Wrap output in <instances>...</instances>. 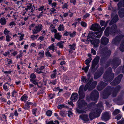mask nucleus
I'll return each instance as SVG.
<instances>
[{
  "mask_svg": "<svg viewBox=\"0 0 124 124\" xmlns=\"http://www.w3.org/2000/svg\"><path fill=\"white\" fill-rule=\"evenodd\" d=\"M112 70L111 67H109L106 70L103 76L105 82H111L114 78V74L112 72Z\"/></svg>",
  "mask_w": 124,
  "mask_h": 124,
  "instance_id": "obj_1",
  "label": "nucleus"
},
{
  "mask_svg": "<svg viewBox=\"0 0 124 124\" xmlns=\"http://www.w3.org/2000/svg\"><path fill=\"white\" fill-rule=\"evenodd\" d=\"M78 108L76 109V111L79 113H83L85 111L79 109L78 108L81 109H85L87 107V104L83 100L79 99L77 102Z\"/></svg>",
  "mask_w": 124,
  "mask_h": 124,
  "instance_id": "obj_2",
  "label": "nucleus"
},
{
  "mask_svg": "<svg viewBox=\"0 0 124 124\" xmlns=\"http://www.w3.org/2000/svg\"><path fill=\"white\" fill-rule=\"evenodd\" d=\"M121 62V61L116 58H113L112 60L109 59L105 65V68H107L111 64L113 68L115 69L120 65Z\"/></svg>",
  "mask_w": 124,
  "mask_h": 124,
  "instance_id": "obj_3",
  "label": "nucleus"
},
{
  "mask_svg": "<svg viewBox=\"0 0 124 124\" xmlns=\"http://www.w3.org/2000/svg\"><path fill=\"white\" fill-rule=\"evenodd\" d=\"M102 54L101 60H104L109 57L111 54V51L107 47H105L102 48Z\"/></svg>",
  "mask_w": 124,
  "mask_h": 124,
  "instance_id": "obj_4",
  "label": "nucleus"
},
{
  "mask_svg": "<svg viewBox=\"0 0 124 124\" xmlns=\"http://www.w3.org/2000/svg\"><path fill=\"white\" fill-rule=\"evenodd\" d=\"M102 34L101 32L99 31L98 32H94L92 31L89 32L88 36H87V40L89 41V39H93L96 38H100Z\"/></svg>",
  "mask_w": 124,
  "mask_h": 124,
  "instance_id": "obj_5",
  "label": "nucleus"
},
{
  "mask_svg": "<svg viewBox=\"0 0 124 124\" xmlns=\"http://www.w3.org/2000/svg\"><path fill=\"white\" fill-rule=\"evenodd\" d=\"M121 31L117 27L116 24L112 25L109 28V34L112 35H115L116 34L120 33Z\"/></svg>",
  "mask_w": 124,
  "mask_h": 124,
  "instance_id": "obj_6",
  "label": "nucleus"
},
{
  "mask_svg": "<svg viewBox=\"0 0 124 124\" xmlns=\"http://www.w3.org/2000/svg\"><path fill=\"white\" fill-rule=\"evenodd\" d=\"M113 88L109 86H107L105 88L104 90L103 94V99L107 98L111 94Z\"/></svg>",
  "mask_w": 124,
  "mask_h": 124,
  "instance_id": "obj_7",
  "label": "nucleus"
},
{
  "mask_svg": "<svg viewBox=\"0 0 124 124\" xmlns=\"http://www.w3.org/2000/svg\"><path fill=\"white\" fill-rule=\"evenodd\" d=\"M99 96V92L96 90H94L91 93L90 98L92 100L96 101L98 98Z\"/></svg>",
  "mask_w": 124,
  "mask_h": 124,
  "instance_id": "obj_8",
  "label": "nucleus"
},
{
  "mask_svg": "<svg viewBox=\"0 0 124 124\" xmlns=\"http://www.w3.org/2000/svg\"><path fill=\"white\" fill-rule=\"evenodd\" d=\"M123 76V75L122 74H120L117 77L115 78L112 82L110 83V84L113 86L117 85L120 82Z\"/></svg>",
  "mask_w": 124,
  "mask_h": 124,
  "instance_id": "obj_9",
  "label": "nucleus"
},
{
  "mask_svg": "<svg viewBox=\"0 0 124 124\" xmlns=\"http://www.w3.org/2000/svg\"><path fill=\"white\" fill-rule=\"evenodd\" d=\"M124 37V35L123 34H120L117 36L113 39L112 43L115 45H117L118 43L120 42L122 39Z\"/></svg>",
  "mask_w": 124,
  "mask_h": 124,
  "instance_id": "obj_10",
  "label": "nucleus"
},
{
  "mask_svg": "<svg viewBox=\"0 0 124 124\" xmlns=\"http://www.w3.org/2000/svg\"><path fill=\"white\" fill-rule=\"evenodd\" d=\"M108 84L103 81H101L97 86V89L98 91H100L105 87Z\"/></svg>",
  "mask_w": 124,
  "mask_h": 124,
  "instance_id": "obj_11",
  "label": "nucleus"
},
{
  "mask_svg": "<svg viewBox=\"0 0 124 124\" xmlns=\"http://www.w3.org/2000/svg\"><path fill=\"white\" fill-rule=\"evenodd\" d=\"M89 40V41H90L91 44L94 45V46L95 47H97L98 46V44L100 43V40L97 39H91L90 38Z\"/></svg>",
  "mask_w": 124,
  "mask_h": 124,
  "instance_id": "obj_12",
  "label": "nucleus"
},
{
  "mask_svg": "<svg viewBox=\"0 0 124 124\" xmlns=\"http://www.w3.org/2000/svg\"><path fill=\"white\" fill-rule=\"evenodd\" d=\"M83 86H81L79 89L78 93L80 96L79 99H83L85 97V94L83 91Z\"/></svg>",
  "mask_w": 124,
  "mask_h": 124,
  "instance_id": "obj_13",
  "label": "nucleus"
},
{
  "mask_svg": "<svg viewBox=\"0 0 124 124\" xmlns=\"http://www.w3.org/2000/svg\"><path fill=\"white\" fill-rule=\"evenodd\" d=\"M103 69L102 68L100 69V70L96 72L94 76V78L95 79H97L100 77L103 73Z\"/></svg>",
  "mask_w": 124,
  "mask_h": 124,
  "instance_id": "obj_14",
  "label": "nucleus"
},
{
  "mask_svg": "<svg viewBox=\"0 0 124 124\" xmlns=\"http://www.w3.org/2000/svg\"><path fill=\"white\" fill-rule=\"evenodd\" d=\"M101 27L99 25L97 24H93L91 28V29L94 31H98L101 29Z\"/></svg>",
  "mask_w": 124,
  "mask_h": 124,
  "instance_id": "obj_15",
  "label": "nucleus"
},
{
  "mask_svg": "<svg viewBox=\"0 0 124 124\" xmlns=\"http://www.w3.org/2000/svg\"><path fill=\"white\" fill-rule=\"evenodd\" d=\"M110 118L109 114L108 112H106L102 114V116L101 117V119L105 121L108 120Z\"/></svg>",
  "mask_w": 124,
  "mask_h": 124,
  "instance_id": "obj_16",
  "label": "nucleus"
},
{
  "mask_svg": "<svg viewBox=\"0 0 124 124\" xmlns=\"http://www.w3.org/2000/svg\"><path fill=\"white\" fill-rule=\"evenodd\" d=\"M109 40L107 38L104 37H102L101 39V43L102 44L104 45H107L109 42Z\"/></svg>",
  "mask_w": 124,
  "mask_h": 124,
  "instance_id": "obj_17",
  "label": "nucleus"
},
{
  "mask_svg": "<svg viewBox=\"0 0 124 124\" xmlns=\"http://www.w3.org/2000/svg\"><path fill=\"white\" fill-rule=\"evenodd\" d=\"M41 25H39L35 26L34 29L32 30L33 34L37 33L39 32L41 29Z\"/></svg>",
  "mask_w": 124,
  "mask_h": 124,
  "instance_id": "obj_18",
  "label": "nucleus"
},
{
  "mask_svg": "<svg viewBox=\"0 0 124 124\" xmlns=\"http://www.w3.org/2000/svg\"><path fill=\"white\" fill-rule=\"evenodd\" d=\"M118 16L117 15H116L111 20L109 23V25H111L113 24L116 22L118 20Z\"/></svg>",
  "mask_w": 124,
  "mask_h": 124,
  "instance_id": "obj_19",
  "label": "nucleus"
},
{
  "mask_svg": "<svg viewBox=\"0 0 124 124\" xmlns=\"http://www.w3.org/2000/svg\"><path fill=\"white\" fill-rule=\"evenodd\" d=\"M78 95L76 93H74L72 94L70 98V99L73 101H76L78 98Z\"/></svg>",
  "mask_w": 124,
  "mask_h": 124,
  "instance_id": "obj_20",
  "label": "nucleus"
},
{
  "mask_svg": "<svg viewBox=\"0 0 124 124\" xmlns=\"http://www.w3.org/2000/svg\"><path fill=\"white\" fill-rule=\"evenodd\" d=\"M97 83L96 81H95L92 82L88 88V89L90 91L94 88L96 86Z\"/></svg>",
  "mask_w": 124,
  "mask_h": 124,
  "instance_id": "obj_21",
  "label": "nucleus"
},
{
  "mask_svg": "<svg viewBox=\"0 0 124 124\" xmlns=\"http://www.w3.org/2000/svg\"><path fill=\"white\" fill-rule=\"evenodd\" d=\"M79 117L82 119L84 121H88L89 120L88 116L87 115H81Z\"/></svg>",
  "mask_w": 124,
  "mask_h": 124,
  "instance_id": "obj_22",
  "label": "nucleus"
},
{
  "mask_svg": "<svg viewBox=\"0 0 124 124\" xmlns=\"http://www.w3.org/2000/svg\"><path fill=\"white\" fill-rule=\"evenodd\" d=\"M89 117L90 119L92 120L95 117H98L96 115L95 112L94 111L90 114Z\"/></svg>",
  "mask_w": 124,
  "mask_h": 124,
  "instance_id": "obj_23",
  "label": "nucleus"
},
{
  "mask_svg": "<svg viewBox=\"0 0 124 124\" xmlns=\"http://www.w3.org/2000/svg\"><path fill=\"white\" fill-rule=\"evenodd\" d=\"M32 103L31 102H29L26 101L25 104V105L24 106V108L25 109H28V108H29L30 107V105L32 104Z\"/></svg>",
  "mask_w": 124,
  "mask_h": 124,
  "instance_id": "obj_24",
  "label": "nucleus"
},
{
  "mask_svg": "<svg viewBox=\"0 0 124 124\" xmlns=\"http://www.w3.org/2000/svg\"><path fill=\"white\" fill-rule=\"evenodd\" d=\"M101 110L100 109L96 108L93 111L94 112H95L96 115L98 117L100 116V114L101 112Z\"/></svg>",
  "mask_w": 124,
  "mask_h": 124,
  "instance_id": "obj_25",
  "label": "nucleus"
},
{
  "mask_svg": "<svg viewBox=\"0 0 124 124\" xmlns=\"http://www.w3.org/2000/svg\"><path fill=\"white\" fill-rule=\"evenodd\" d=\"M54 36L55 38L58 40H60L61 37L62 36L60 35V33H55Z\"/></svg>",
  "mask_w": 124,
  "mask_h": 124,
  "instance_id": "obj_26",
  "label": "nucleus"
},
{
  "mask_svg": "<svg viewBox=\"0 0 124 124\" xmlns=\"http://www.w3.org/2000/svg\"><path fill=\"white\" fill-rule=\"evenodd\" d=\"M0 23L2 25H5L6 23L5 18L4 17L1 18L0 20Z\"/></svg>",
  "mask_w": 124,
  "mask_h": 124,
  "instance_id": "obj_27",
  "label": "nucleus"
},
{
  "mask_svg": "<svg viewBox=\"0 0 124 124\" xmlns=\"http://www.w3.org/2000/svg\"><path fill=\"white\" fill-rule=\"evenodd\" d=\"M64 42L61 41L58 42L57 44V46H58L59 47L61 48H63V44H64Z\"/></svg>",
  "mask_w": 124,
  "mask_h": 124,
  "instance_id": "obj_28",
  "label": "nucleus"
},
{
  "mask_svg": "<svg viewBox=\"0 0 124 124\" xmlns=\"http://www.w3.org/2000/svg\"><path fill=\"white\" fill-rule=\"evenodd\" d=\"M97 64L96 63H95L93 62H92V63L91 68V71L92 72H94L95 71V70H94L93 69L96 66Z\"/></svg>",
  "mask_w": 124,
  "mask_h": 124,
  "instance_id": "obj_29",
  "label": "nucleus"
},
{
  "mask_svg": "<svg viewBox=\"0 0 124 124\" xmlns=\"http://www.w3.org/2000/svg\"><path fill=\"white\" fill-rule=\"evenodd\" d=\"M117 93L118 92L116 91L114 89V88H113V90L111 92L112 96L113 97H115L116 96Z\"/></svg>",
  "mask_w": 124,
  "mask_h": 124,
  "instance_id": "obj_30",
  "label": "nucleus"
},
{
  "mask_svg": "<svg viewBox=\"0 0 124 124\" xmlns=\"http://www.w3.org/2000/svg\"><path fill=\"white\" fill-rule=\"evenodd\" d=\"M109 27H107L106 29L104 32L105 36L107 37L109 35Z\"/></svg>",
  "mask_w": 124,
  "mask_h": 124,
  "instance_id": "obj_31",
  "label": "nucleus"
},
{
  "mask_svg": "<svg viewBox=\"0 0 124 124\" xmlns=\"http://www.w3.org/2000/svg\"><path fill=\"white\" fill-rule=\"evenodd\" d=\"M117 5L118 7H124V0L123 1H120L118 3Z\"/></svg>",
  "mask_w": 124,
  "mask_h": 124,
  "instance_id": "obj_32",
  "label": "nucleus"
},
{
  "mask_svg": "<svg viewBox=\"0 0 124 124\" xmlns=\"http://www.w3.org/2000/svg\"><path fill=\"white\" fill-rule=\"evenodd\" d=\"M91 80H90L88 82V83L85 86L84 88V90L85 91H86L87 90L88 88L89 87V85L91 84Z\"/></svg>",
  "mask_w": 124,
  "mask_h": 124,
  "instance_id": "obj_33",
  "label": "nucleus"
},
{
  "mask_svg": "<svg viewBox=\"0 0 124 124\" xmlns=\"http://www.w3.org/2000/svg\"><path fill=\"white\" fill-rule=\"evenodd\" d=\"M92 59L91 57H89V58L87 59L85 61V63L87 65H89V63L91 61Z\"/></svg>",
  "mask_w": 124,
  "mask_h": 124,
  "instance_id": "obj_34",
  "label": "nucleus"
},
{
  "mask_svg": "<svg viewBox=\"0 0 124 124\" xmlns=\"http://www.w3.org/2000/svg\"><path fill=\"white\" fill-rule=\"evenodd\" d=\"M100 59V57L99 56H96L94 58V60L93 61V62L98 64L99 62Z\"/></svg>",
  "mask_w": 124,
  "mask_h": 124,
  "instance_id": "obj_35",
  "label": "nucleus"
},
{
  "mask_svg": "<svg viewBox=\"0 0 124 124\" xmlns=\"http://www.w3.org/2000/svg\"><path fill=\"white\" fill-rule=\"evenodd\" d=\"M58 29L59 31L62 30L63 31L64 30V26L63 24H60L59 26V27L58 28Z\"/></svg>",
  "mask_w": 124,
  "mask_h": 124,
  "instance_id": "obj_36",
  "label": "nucleus"
},
{
  "mask_svg": "<svg viewBox=\"0 0 124 124\" xmlns=\"http://www.w3.org/2000/svg\"><path fill=\"white\" fill-rule=\"evenodd\" d=\"M58 108L59 109H61L63 108H68V107L67 106H65L64 105L61 104L60 105L58 106Z\"/></svg>",
  "mask_w": 124,
  "mask_h": 124,
  "instance_id": "obj_37",
  "label": "nucleus"
},
{
  "mask_svg": "<svg viewBox=\"0 0 124 124\" xmlns=\"http://www.w3.org/2000/svg\"><path fill=\"white\" fill-rule=\"evenodd\" d=\"M121 87V86L118 85L116 86L115 88H114V89L118 93V92L120 90Z\"/></svg>",
  "mask_w": 124,
  "mask_h": 124,
  "instance_id": "obj_38",
  "label": "nucleus"
},
{
  "mask_svg": "<svg viewBox=\"0 0 124 124\" xmlns=\"http://www.w3.org/2000/svg\"><path fill=\"white\" fill-rule=\"evenodd\" d=\"M108 22L107 21L106 23H105V21L102 20H101L100 21V24L101 26H103L104 25H105V26L106 27V26L107 24L108 23Z\"/></svg>",
  "mask_w": 124,
  "mask_h": 124,
  "instance_id": "obj_39",
  "label": "nucleus"
},
{
  "mask_svg": "<svg viewBox=\"0 0 124 124\" xmlns=\"http://www.w3.org/2000/svg\"><path fill=\"white\" fill-rule=\"evenodd\" d=\"M119 49L122 52L124 51V45L121 43L119 47Z\"/></svg>",
  "mask_w": 124,
  "mask_h": 124,
  "instance_id": "obj_40",
  "label": "nucleus"
},
{
  "mask_svg": "<svg viewBox=\"0 0 124 124\" xmlns=\"http://www.w3.org/2000/svg\"><path fill=\"white\" fill-rule=\"evenodd\" d=\"M90 65H87L86 67L82 68V69L84 70L85 72H87L88 70Z\"/></svg>",
  "mask_w": 124,
  "mask_h": 124,
  "instance_id": "obj_41",
  "label": "nucleus"
},
{
  "mask_svg": "<svg viewBox=\"0 0 124 124\" xmlns=\"http://www.w3.org/2000/svg\"><path fill=\"white\" fill-rule=\"evenodd\" d=\"M60 114L62 117L65 116L66 115L65 112L64 111H61L60 112Z\"/></svg>",
  "mask_w": 124,
  "mask_h": 124,
  "instance_id": "obj_42",
  "label": "nucleus"
},
{
  "mask_svg": "<svg viewBox=\"0 0 124 124\" xmlns=\"http://www.w3.org/2000/svg\"><path fill=\"white\" fill-rule=\"evenodd\" d=\"M119 15L120 17H124V12H121V11H119L118 12Z\"/></svg>",
  "mask_w": 124,
  "mask_h": 124,
  "instance_id": "obj_43",
  "label": "nucleus"
},
{
  "mask_svg": "<svg viewBox=\"0 0 124 124\" xmlns=\"http://www.w3.org/2000/svg\"><path fill=\"white\" fill-rule=\"evenodd\" d=\"M75 45L74 44H73L72 45H70L69 46H70V48L72 50H75Z\"/></svg>",
  "mask_w": 124,
  "mask_h": 124,
  "instance_id": "obj_44",
  "label": "nucleus"
},
{
  "mask_svg": "<svg viewBox=\"0 0 124 124\" xmlns=\"http://www.w3.org/2000/svg\"><path fill=\"white\" fill-rule=\"evenodd\" d=\"M30 81L32 82V83L35 85H37L38 84V83L37 82V80L36 79L32 80V79H30Z\"/></svg>",
  "mask_w": 124,
  "mask_h": 124,
  "instance_id": "obj_45",
  "label": "nucleus"
},
{
  "mask_svg": "<svg viewBox=\"0 0 124 124\" xmlns=\"http://www.w3.org/2000/svg\"><path fill=\"white\" fill-rule=\"evenodd\" d=\"M10 31L8 30H7V29L6 28L4 32V33L6 35H8Z\"/></svg>",
  "mask_w": 124,
  "mask_h": 124,
  "instance_id": "obj_46",
  "label": "nucleus"
},
{
  "mask_svg": "<svg viewBox=\"0 0 124 124\" xmlns=\"http://www.w3.org/2000/svg\"><path fill=\"white\" fill-rule=\"evenodd\" d=\"M52 113V112L50 110L47 111L46 113L47 116H51Z\"/></svg>",
  "mask_w": 124,
  "mask_h": 124,
  "instance_id": "obj_47",
  "label": "nucleus"
},
{
  "mask_svg": "<svg viewBox=\"0 0 124 124\" xmlns=\"http://www.w3.org/2000/svg\"><path fill=\"white\" fill-rule=\"evenodd\" d=\"M30 77L31 78V79H32V80L35 79V78L36 77V76L34 74L32 73Z\"/></svg>",
  "mask_w": 124,
  "mask_h": 124,
  "instance_id": "obj_48",
  "label": "nucleus"
},
{
  "mask_svg": "<svg viewBox=\"0 0 124 124\" xmlns=\"http://www.w3.org/2000/svg\"><path fill=\"white\" fill-rule=\"evenodd\" d=\"M120 112L119 110L116 109L113 112V114L114 115H116Z\"/></svg>",
  "mask_w": 124,
  "mask_h": 124,
  "instance_id": "obj_49",
  "label": "nucleus"
},
{
  "mask_svg": "<svg viewBox=\"0 0 124 124\" xmlns=\"http://www.w3.org/2000/svg\"><path fill=\"white\" fill-rule=\"evenodd\" d=\"M97 107L100 108L103 107L102 103L101 101L100 102H99L97 104Z\"/></svg>",
  "mask_w": 124,
  "mask_h": 124,
  "instance_id": "obj_50",
  "label": "nucleus"
},
{
  "mask_svg": "<svg viewBox=\"0 0 124 124\" xmlns=\"http://www.w3.org/2000/svg\"><path fill=\"white\" fill-rule=\"evenodd\" d=\"M118 124H124V120L122 118L121 120H120L117 122Z\"/></svg>",
  "mask_w": 124,
  "mask_h": 124,
  "instance_id": "obj_51",
  "label": "nucleus"
},
{
  "mask_svg": "<svg viewBox=\"0 0 124 124\" xmlns=\"http://www.w3.org/2000/svg\"><path fill=\"white\" fill-rule=\"evenodd\" d=\"M122 96L121 95L119 96L117 98V101H122Z\"/></svg>",
  "mask_w": 124,
  "mask_h": 124,
  "instance_id": "obj_52",
  "label": "nucleus"
},
{
  "mask_svg": "<svg viewBox=\"0 0 124 124\" xmlns=\"http://www.w3.org/2000/svg\"><path fill=\"white\" fill-rule=\"evenodd\" d=\"M32 6V4L30 3L27 6V9H26V10H27L28 9H30L31 8Z\"/></svg>",
  "mask_w": 124,
  "mask_h": 124,
  "instance_id": "obj_53",
  "label": "nucleus"
},
{
  "mask_svg": "<svg viewBox=\"0 0 124 124\" xmlns=\"http://www.w3.org/2000/svg\"><path fill=\"white\" fill-rule=\"evenodd\" d=\"M39 54L40 55V56L41 57H43L44 55V51H42L40 52H39Z\"/></svg>",
  "mask_w": 124,
  "mask_h": 124,
  "instance_id": "obj_54",
  "label": "nucleus"
},
{
  "mask_svg": "<svg viewBox=\"0 0 124 124\" xmlns=\"http://www.w3.org/2000/svg\"><path fill=\"white\" fill-rule=\"evenodd\" d=\"M87 80L86 78L84 77H82L81 78V81L82 82H85Z\"/></svg>",
  "mask_w": 124,
  "mask_h": 124,
  "instance_id": "obj_55",
  "label": "nucleus"
},
{
  "mask_svg": "<svg viewBox=\"0 0 124 124\" xmlns=\"http://www.w3.org/2000/svg\"><path fill=\"white\" fill-rule=\"evenodd\" d=\"M6 40L7 42L9 41H10V38H11V37H10L8 35H7L6 36Z\"/></svg>",
  "mask_w": 124,
  "mask_h": 124,
  "instance_id": "obj_56",
  "label": "nucleus"
},
{
  "mask_svg": "<svg viewBox=\"0 0 124 124\" xmlns=\"http://www.w3.org/2000/svg\"><path fill=\"white\" fill-rule=\"evenodd\" d=\"M81 25L84 27H86V24L84 22H82L81 23Z\"/></svg>",
  "mask_w": 124,
  "mask_h": 124,
  "instance_id": "obj_57",
  "label": "nucleus"
},
{
  "mask_svg": "<svg viewBox=\"0 0 124 124\" xmlns=\"http://www.w3.org/2000/svg\"><path fill=\"white\" fill-rule=\"evenodd\" d=\"M54 45H51L50 46H49L48 47V48L50 50H51L53 51H54Z\"/></svg>",
  "mask_w": 124,
  "mask_h": 124,
  "instance_id": "obj_58",
  "label": "nucleus"
},
{
  "mask_svg": "<svg viewBox=\"0 0 124 124\" xmlns=\"http://www.w3.org/2000/svg\"><path fill=\"white\" fill-rule=\"evenodd\" d=\"M43 12H41L40 13L39 15H37V16L38 19L40 17L42 16L43 15L42 14V13Z\"/></svg>",
  "mask_w": 124,
  "mask_h": 124,
  "instance_id": "obj_59",
  "label": "nucleus"
},
{
  "mask_svg": "<svg viewBox=\"0 0 124 124\" xmlns=\"http://www.w3.org/2000/svg\"><path fill=\"white\" fill-rule=\"evenodd\" d=\"M121 117L122 116L121 115H119L116 116L115 118V119H116L117 120H118L121 118Z\"/></svg>",
  "mask_w": 124,
  "mask_h": 124,
  "instance_id": "obj_60",
  "label": "nucleus"
},
{
  "mask_svg": "<svg viewBox=\"0 0 124 124\" xmlns=\"http://www.w3.org/2000/svg\"><path fill=\"white\" fill-rule=\"evenodd\" d=\"M76 32L75 31H74L72 33L71 32L70 33V37H73L75 34Z\"/></svg>",
  "mask_w": 124,
  "mask_h": 124,
  "instance_id": "obj_61",
  "label": "nucleus"
},
{
  "mask_svg": "<svg viewBox=\"0 0 124 124\" xmlns=\"http://www.w3.org/2000/svg\"><path fill=\"white\" fill-rule=\"evenodd\" d=\"M91 53H93V55H95L96 54V51L93 49L92 48L91 49Z\"/></svg>",
  "mask_w": 124,
  "mask_h": 124,
  "instance_id": "obj_62",
  "label": "nucleus"
},
{
  "mask_svg": "<svg viewBox=\"0 0 124 124\" xmlns=\"http://www.w3.org/2000/svg\"><path fill=\"white\" fill-rule=\"evenodd\" d=\"M18 34L19 35H21L20 36V40H22L23 38V37L24 36V35L22 34L21 33H19Z\"/></svg>",
  "mask_w": 124,
  "mask_h": 124,
  "instance_id": "obj_63",
  "label": "nucleus"
},
{
  "mask_svg": "<svg viewBox=\"0 0 124 124\" xmlns=\"http://www.w3.org/2000/svg\"><path fill=\"white\" fill-rule=\"evenodd\" d=\"M95 103L94 102H92L91 103H90L88 105V106L89 107H92L93 106H94Z\"/></svg>",
  "mask_w": 124,
  "mask_h": 124,
  "instance_id": "obj_64",
  "label": "nucleus"
}]
</instances>
